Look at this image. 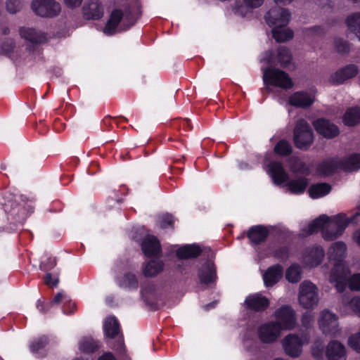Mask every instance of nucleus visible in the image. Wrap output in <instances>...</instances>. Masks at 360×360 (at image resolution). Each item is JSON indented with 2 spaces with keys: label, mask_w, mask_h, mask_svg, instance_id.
Masks as SVG:
<instances>
[{
  "label": "nucleus",
  "mask_w": 360,
  "mask_h": 360,
  "mask_svg": "<svg viewBox=\"0 0 360 360\" xmlns=\"http://www.w3.org/2000/svg\"><path fill=\"white\" fill-rule=\"evenodd\" d=\"M30 8L39 17L53 18L60 15L62 6L56 0H32Z\"/></svg>",
  "instance_id": "6"
},
{
  "label": "nucleus",
  "mask_w": 360,
  "mask_h": 360,
  "mask_svg": "<svg viewBox=\"0 0 360 360\" xmlns=\"http://www.w3.org/2000/svg\"><path fill=\"white\" fill-rule=\"evenodd\" d=\"M48 343V338L45 336H42L35 341H34L30 345V350L34 354H37L42 350Z\"/></svg>",
  "instance_id": "45"
},
{
  "label": "nucleus",
  "mask_w": 360,
  "mask_h": 360,
  "mask_svg": "<svg viewBox=\"0 0 360 360\" xmlns=\"http://www.w3.org/2000/svg\"><path fill=\"white\" fill-rule=\"evenodd\" d=\"M309 338L307 336L301 340L297 335L290 334L282 340V345L285 353L292 358L299 357L302 352V345L309 343Z\"/></svg>",
  "instance_id": "10"
},
{
  "label": "nucleus",
  "mask_w": 360,
  "mask_h": 360,
  "mask_svg": "<svg viewBox=\"0 0 360 360\" xmlns=\"http://www.w3.org/2000/svg\"><path fill=\"white\" fill-rule=\"evenodd\" d=\"M239 166L241 169H245L248 168V165L246 163H240Z\"/></svg>",
  "instance_id": "64"
},
{
  "label": "nucleus",
  "mask_w": 360,
  "mask_h": 360,
  "mask_svg": "<svg viewBox=\"0 0 360 360\" xmlns=\"http://www.w3.org/2000/svg\"><path fill=\"white\" fill-rule=\"evenodd\" d=\"M269 300L260 294H254L248 296L245 300L247 308L255 311H262L269 306Z\"/></svg>",
  "instance_id": "20"
},
{
  "label": "nucleus",
  "mask_w": 360,
  "mask_h": 360,
  "mask_svg": "<svg viewBox=\"0 0 360 360\" xmlns=\"http://www.w3.org/2000/svg\"><path fill=\"white\" fill-rule=\"evenodd\" d=\"M283 268L277 264L270 266L263 274V280L265 286L270 287L276 284L282 277Z\"/></svg>",
  "instance_id": "25"
},
{
  "label": "nucleus",
  "mask_w": 360,
  "mask_h": 360,
  "mask_svg": "<svg viewBox=\"0 0 360 360\" xmlns=\"http://www.w3.org/2000/svg\"><path fill=\"white\" fill-rule=\"evenodd\" d=\"M277 58L282 67H286L291 62L292 56L288 49L281 46L278 49Z\"/></svg>",
  "instance_id": "41"
},
{
  "label": "nucleus",
  "mask_w": 360,
  "mask_h": 360,
  "mask_svg": "<svg viewBox=\"0 0 360 360\" xmlns=\"http://www.w3.org/2000/svg\"><path fill=\"white\" fill-rule=\"evenodd\" d=\"M11 214L15 216L18 222L22 224L25 220L27 213L25 212V208H21L20 210L16 212L15 209L11 210Z\"/></svg>",
  "instance_id": "50"
},
{
  "label": "nucleus",
  "mask_w": 360,
  "mask_h": 360,
  "mask_svg": "<svg viewBox=\"0 0 360 360\" xmlns=\"http://www.w3.org/2000/svg\"><path fill=\"white\" fill-rule=\"evenodd\" d=\"M308 184V179L306 177L300 176L289 181L285 186L291 193L300 195L305 191Z\"/></svg>",
  "instance_id": "27"
},
{
  "label": "nucleus",
  "mask_w": 360,
  "mask_h": 360,
  "mask_svg": "<svg viewBox=\"0 0 360 360\" xmlns=\"http://www.w3.org/2000/svg\"><path fill=\"white\" fill-rule=\"evenodd\" d=\"M272 36L276 42L282 43L293 38V31L286 27H278L271 30Z\"/></svg>",
  "instance_id": "31"
},
{
  "label": "nucleus",
  "mask_w": 360,
  "mask_h": 360,
  "mask_svg": "<svg viewBox=\"0 0 360 360\" xmlns=\"http://www.w3.org/2000/svg\"><path fill=\"white\" fill-rule=\"evenodd\" d=\"M275 318L277 323L281 326L282 330L292 329L296 324L295 313L289 306H283L275 311Z\"/></svg>",
  "instance_id": "13"
},
{
  "label": "nucleus",
  "mask_w": 360,
  "mask_h": 360,
  "mask_svg": "<svg viewBox=\"0 0 360 360\" xmlns=\"http://www.w3.org/2000/svg\"><path fill=\"white\" fill-rule=\"evenodd\" d=\"M264 0H243L244 6H239L235 9V13L245 17L249 9H255L264 4Z\"/></svg>",
  "instance_id": "37"
},
{
  "label": "nucleus",
  "mask_w": 360,
  "mask_h": 360,
  "mask_svg": "<svg viewBox=\"0 0 360 360\" xmlns=\"http://www.w3.org/2000/svg\"><path fill=\"white\" fill-rule=\"evenodd\" d=\"M264 19L266 24L272 29L278 27H286L290 21L291 13L289 9L276 4L266 13Z\"/></svg>",
  "instance_id": "8"
},
{
  "label": "nucleus",
  "mask_w": 360,
  "mask_h": 360,
  "mask_svg": "<svg viewBox=\"0 0 360 360\" xmlns=\"http://www.w3.org/2000/svg\"><path fill=\"white\" fill-rule=\"evenodd\" d=\"M357 74V68L354 65H349L336 71L330 78L333 83L342 84L348 79L352 78Z\"/></svg>",
  "instance_id": "23"
},
{
  "label": "nucleus",
  "mask_w": 360,
  "mask_h": 360,
  "mask_svg": "<svg viewBox=\"0 0 360 360\" xmlns=\"http://www.w3.org/2000/svg\"><path fill=\"white\" fill-rule=\"evenodd\" d=\"M269 233V231L266 227L262 225H257L250 228L248 236L252 244L258 245L266 240Z\"/></svg>",
  "instance_id": "24"
},
{
  "label": "nucleus",
  "mask_w": 360,
  "mask_h": 360,
  "mask_svg": "<svg viewBox=\"0 0 360 360\" xmlns=\"http://www.w3.org/2000/svg\"><path fill=\"white\" fill-rule=\"evenodd\" d=\"M298 302L300 306L307 309L316 308L319 302V289L309 281H304L299 287Z\"/></svg>",
  "instance_id": "5"
},
{
  "label": "nucleus",
  "mask_w": 360,
  "mask_h": 360,
  "mask_svg": "<svg viewBox=\"0 0 360 360\" xmlns=\"http://www.w3.org/2000/svg\"><path fill=\"white\" fill-rule=\"evenodd\" d=\"M288 167L293 173L308 175L309 169L307 165L298 157L292 156L288 159Z\"/></svg>",
  "instance_id": "32"
},
{
  "label": "nucleus",
  "mask_w": 360,
  "mask_h": 360,
  "mask_svg": "<svg viewBox=\"0 0 360 360\" xmlns=\"http://www.w3.org/2000/svg\"><path fill=\"white\" fill-rule=\"evenodd\" d=\"M285 278L292 283L299 282L302 278L301 267L296 264H292L285 271Z\"/></svg>",
  "instance_id": "39"
},
{
  "label": "nucleus",
  "mask_w": 360,
  "mask_h": 360,
  "mask_svg": "<svg viewBox=\"0 0 360 360\" xmlns=\"http://www.w3.org/2000/svg\"><path fill=\"white\" fill-rule=\"evenodd\" d=\"M117 283L120 287L128 289H136L139 286L136 276L131 273H127L122 277L117 278Z\"/></svg>",
  "instance_id": "35"
},
{
  "label": "nucleus",
  "mask_w": 360,
  "mask_h": 360,
  "mask_svg": "<svg viewBox=\"0 0 360 360\" xmlns=\"http://www.w3.org/2000/svg\"><path fill=\"white\" fill-rule=\"evenodd\" d=\"M341 169L347 172L356 171L360 169V154H352L344 161L340 160Z\"/></svg>",
  "instance_id": "34"
},
{
  "label": "nucleus",
  "mask_w": 360,
  "mask_h": 360,
  "mask_svg": "<svg viewBox=\"0 0 360 360\" xmlns=\"http://www.w3.org/2000/svg\"><path fill=\"white\" fill-rule=\"evenodd\" d=\"M56 265V261L55 259L49 258L47 264H44L41 266V269L44 271L49 270L53 268Z\"/></svg>",
  "instance_id": "56"
},
{
  "label": "nucleus",
  "mask_w": 360,
  "mask_h": 360,
  "mask_svg": "<svg viewBox=\"0 0 360 360\" xmlns=\"http://www.w3.org/2000/svg\"><path fill=\"white\" fill-rule=\"evenodd\" d=\"M274 151L278 155L285 156L291 153L292 146L288 141L281 140L275 146Z\"/></svg>",
  "instance_id": "43"
},
{
  "label": "nucleus",
  "mask_w": 360,
  "mask_h": 360,
  "mask_svg": "<svg viewBox=\"0 0 360 360\" xmlns=\"http://www.w3.org/2000/svg\"><path fill=\"white\" fill-rule=\"evenodd\" d=\"M20 34L22 38L34 44L42 43L47 39L46 33L31 27H21Z\"/></svg>",
  "instance_id": "22"
},
{
  "label": "nucleus",
  "mask_w": 360,
  "mask_h": 360,
  "mask_svg": "<svg viewBox=\"0 0 360 360\" xmlns=\"http://www.w3.org/2000/svg\"><path fill=\"white\" fill-rule=\"evenodd\" d=\"M342 304L344 306L349 307L360 317V297L350 298L349 297L344 296L342 297Z\"/></svg>",
  "instance_id": "42"
},
{
  "label": "nucleus",
  "mask_w": 360,
  "mask_h": 360,
  "mask_svg": "<svg viewBox=\"0 0 360 360\" xmlns=\"http://www.w3.org/2000/svg\"><path fill=\"white\" fill-rule=\"evenodd\" d=\"M328 217L326 215H321L319 217L314 219L311 224H309L307 230H302V236H307L313 234L322 229L323 231L325 230L326 224H328Z\"/></svg>",
  "instance_id": "28"
},
{
  "label": "nucleus",
  "mask_w": 360,
  "mask_h": 360,
  "mask_svg": "<svg viewBox=\"0 0 360 360\" xmlns=\"http://www.w3.org/2000/svg\"><path fill=\"white\" fill-rule=\"evenodd\" d=\"M98 347V343L91 338H84L79 343V349L86 353L94 352Z\"/></svg>",
  "instance_id": "44"
},
{
  "label": "nucleus",
  "mask_w": 360,
  "mask_h": 360,
  "mask_svg": "<svg viewBox=\"0 0 360 360\" xmlns=\"http://www.w3.org/2000/svg\"><path fill=\"white\" fill-rule=\"evenodd\" d=\"M271 55L272 53L271 52L266 53V57L264 59L266 61L268 64L271 63Z\"/></svg>",
  "instance_id": "63"
},
{
  "label": "nucleus",
  "mask_w": 360,
  "mask_h": 360,
  "mask_svg": "<svg viewBox=\"0 0 360 360\" xmlns=\"http://www.w3.org/2000/svg\"><path fill=\"white\" fill-rule=\"evenodd\" d=\"M202 250L195 244L185 245L176 250V256L181 259H188L197 257Z\"/></svg>",
  "instance_id": "26"
},
{
  "label": "nucleus",
  "mask_w": 360,
  "mask_h": 360,
  "mask_svg": "<svg viewBox=\"0 0 360 360\" xmlns=\"http://www.w3.org/2000/svg\"><path fill=\"white\" fill-rule=\"evenodd\" d=\"M335 46L336 50L341 53H347L349 49L348 44L345 41L340 39L335 40Z\"/></svg>",
  "instance_id": "49"
},
{
  "label": "nucleus",
  "mask_w": 360,
  "mask_h": 360,
  "mask_svg": "<svg viewBox=\"0 0 360 360\" xmlns=\"http://www.w3.org/2000/svg\"><path fill=\"white\" fill-rule=\"evenodd\" d=\"M276 255L281 259H285L288 256V251L285 248H281L276 251Z\"/></svg>",
  "instance_id": "58"
},
{
  "label": "nucleus",
  "mask_w": 360,
  "mask_h": 360,
  "mask_svg": "<svg viewBox=\"0 0 360 360\" xmlns=\"http://www.w3.org/2000/svg\"><path fill=\"white\" fill-rule=\"evenodd\" d=\"M346 250L345 243L338 241L333 243L328 252L330 262H333V265L329 281L335 284L337 290L340 292H343L347 286V275L342 263L345 257Z\"/></svg>",
  "instance_id": "1"
},
{
  "label": "nucleus",
  "mask_w": 360,
  "mask_h": 360,
  "mask_svg": "<svg viewBox=\"0 0 360 360\" xmlns=\"http://www.w3.org/2000/svg\"><path fill=\"white\" fill-rule=\"evenodd\" d=\"M295 146L301 150H307L314 141L313 131L306 120L301 119L295 124L293 131Z\"/></svg>",
  "instance_id": "7"
},
{
  "label": "nucleus",
  "mask_w": 360,
  "mask_h": 360,
  "mask_svg": "<svg viewBox=\"0 0 360 360\" xmlns=\"http://www.w3.org/2000/svg\"><path fill=\"white\" fill-rule=\"evenodd\" d=\"M345 22L349 31L354 34L360 41V12L349 15Z\"/></svg>",
  "instance_id": "33"
},
{
  "label": "nucleus",
  "mask_w": 360,
  "mask_h": 360,
  "mask_svg": "<svg viewBox=\"0 0 360 360\" xmlns=\"http://www.w3.org/2000/svg\"><path fill=\"white\" fill-rule=\"evenodd\" d=\"M313 124L317 132L326 138L332 139L339 134L338 127L328 120L319 119Z\"/></svg>",
  "instance_id": "16"
},
{
  "label": "nucleus",
  "mask_w": 360,
  "mask_h": 360,
  "mask_svg": "<svg viewBox=\"0 0 360 360\" xmlns=\"http://www.w3.org/2000/svg\"><path fill=\"white\" fill-rule=\"evenodd\" d=\"M352 239L360 247V228L354 232Z\"/></svg>",
  "instance_id": "57"
},
{
  "label": "nucleus",
  "mask_w": 360,
  "mask_h": 360,
  "mask_svg": "<svg viewBox=\"0 0 360 360\" xmlns=\"http://www.w3.org/2000/svg\"><path fill=\"white\" fill-rule=\"evenodd\" d=\"M314 323V317L313 315L309 313H305L302 318V323L306 328H310Z\"/></svg>",
  "instance_id": "52"
},
{
  "label": "nucleus",
  "mask_w": 360,
  "mask_h": 360,
  "mask_svg": "<svg viewBox=\"0 0 360 360\" xmlns=\"http://www.w3.org/2000/svg\"><path fill=\"white\" fill-rule=\"evenodd\" d=\"M45 283L51 287H56L58 283V278H53L52 275L50 273H47L45 276Z\"/></svg>",
  "instance_id": "55"
},
{
  "label": "nucleus",
  "mask_w": 360,
  "mask_h": 360,
  "mask_svg": "<svg viewBox=\"0 0 360 360\" xmlns=\"http://www.w3.org/2000/svg\"><path fill=\"white\" fill-rule=\"evenodd\" d=\"M325 255L323 249L321 247H313L306 252L303 258L304 263L309 267L318 266L322 262Z\"/></svg>",
  "instance_id": "19"
},
{
  "label": "nucleus",
  "mask_w": 360,
  "mask_h": 360,
  "mask_svg": "<svg viewBox=\"0 0 360 360\" xmlns=\"http://www.w3.org/2000/svg\"><path fill=\"white\" fill-rule=\"evenodd\" d=\"M63 297V294L61 292L57 293L55 295V297L53 299V300L51 301V302L49 304V306H50V305H51L53 304H58V303H59L62 300Z\"/></svg>",
  "instance_id": "59"
},
{
  "label": "nucleus",
  "mask_w": 360,
  "mask_h": 360,
  "mask_svg": "<svg viewBox=\"0 0 360 360\" xmlns=\"http://www.w3.org/2000/svg\"><path fill=\"white\" fill-rule=\"evenodd\" d=\"M173 224V217L172 215L165 214L162 216V219L160 222V226L162 229H165Z\"/></svg>",
  "instance_id": "54"
},
{
  "label": "nucleus",
  "mask_w": 360,
  "mask_h": 360,
  "mask_svg": "<svg viewBox=\"0 0 360 360\" xmlns=\"http://www.w3.org/2000/svg\"><path fill=\"white\" fill-rule=\"evenodd\" d=\"M6 8L8 13L15 14L21 10L22 4L20 0H6Z\"/></svg>",
  "instance_id": "47"
},
{
  "label": "nucleus",
  "mask_w": 360,
  "mask_h": 360,
  "mask_svg": "<svg viewBox=\"0 0 360 360\" xmlns=\"http://www.w3.org/2000/svg\"><path fill=\"white\" fill-rule=\"evenodd\" d=\"M318 323L321 331L326 335L336 337L340 333L338 316L327 309L321 312Z\"/></svg>",
  "instance_id": "9"
},
{
  "label": "nucleus",
  "mask_w": 360,
  "mask_h": 360,
  "mask_svg": "<svg viewBox=\"0 0 360 360\" xmlns=\"http://www.w3.org/2000/svg\"><path fill=\"white\" fill-rule=\"evenodd\" d=\"M326 355L328 360H346V348L340 342L332 340L326 346Z\"/></svg>",
  "instance_id": "15"
},
{
  "label": "nucleus",
  "mask_w": 360,
  "mask_h": 360,
  "mask_svg": "<svg viewBox=\"0 0 360 360\" xmlns=\"http://www.w3.org/2000/svg\"><path fill=\"white\" fill-rule=\"evenodd\" d=\"M65 6L70 9L79 8L84 0H63Z\"/></svg>",
  "instance_id": "53"
},
{
  "label": "nucleus",
  "mask_w": 360,
  "mask_h": 360,
  "mask_svg": "<svg viewBox=\"0 0 360 360\" xmlns=\"http://www.w3.org/2000/svg\"><path fill=\"white\" fill-rule=\"evenodd\" d=\"M103 328L105 335L110 338H115L120 333V325L115 317L106 318Z\"/></svg>",
  "instance_id": "36"
},
{
  "label": "nucleus",
  "mask_w": 360,
  "mask_h": 360,
  "mask_svg": "<svg viewBox=\"0 0 360 360\" xmlns=\"http://www.w3.org/2000/svg\"><path fill=\"white\" fill-rule=\"evenodd\" d=\"M198 276L202 283L208 284L214 281L217 273L214 262L211 260L205 262L199 269Z\"/></svg>",
  "instance_id": "18"
},
{
  "label": "nucleus",
  "mask_w": 360,
  "mask_h": 360,
  "mask_svg": "<svg viewBox=\"0 0 360 360\" xmlns=\"http://www.w3.org/2000/svg\"><path fill=\"white\" fill-rule=\"evenodd\" d=\"M267 172L276 184H282L288 179V174L285 171L283 165L279 162H270L268 165Z\"/></svg>",
  "instance_id": "21"
},
{
  "label": "nucleus",
  "mask_w": 360,
  "mask_h": 360,
  "mask_svg": "<svg viewBox=\"0 0 360 360\" xmlns=\"http://www.w3.org/2000/svg\"><path fill=\"white\" fill-rule=\"evenodd\" d=\"M263 82L267 91H270V86L288 89L293 86V82L289 75L278 68H262Z\"/></svg>",
  "instance_id": "4"
},
{
  "label": "nucleus",
  "mask_w": 360,
  "mask_h": 360,
  "mask_svg": "<svg viewBox=\"0 0 360 360\" xmlns=\"http://www.w3.org/2000/svg\"><path fill=\"white\" fill-rule=\"evenodd\" d=\"M133 12L131 8L126 9L124 13L120 9L113 10L103 29V33L111 36L119 31L128 30L134 25L138 18Z\"/></svg>",
  "instance_id": "2"
},
{
  "label": "nucleus",
  "mask_w": 360,
  "mask_h": 360,
  "mask_svg": "<svg viewBox=\"0 0 360 360\" xmlns=\"http://www.w3.org/2000/svg\"><path fill=\"white\" fill-rule=\"evenodd\" d=\"M331 191V186L327 183H318L311 185L308 190L309 196L313 199L322 198Z\"/></svg>",
  "instance_id": "29"
},
{
  "label": "nucleus",
  "mask_w": 360,
  "mask_h": 360,
  "mask_svg": "<svg viewBox=\"0 0 360 360\" xmlns=\"http://www.w3.org/2000/svg\"><path fill=\"white\" fill-rule=\"evenodd\" d=\"M163 263L159 260H151L147 263L143 269V274L146 276H154L162 271Z\"/></svg>",
  "instance_id": "40"
},
{
  "label": "nucleus",
  "mask_w": 360,
  "mask_h": 360,
  "mask_svg": "<svg viewBox=\"0 0 360 360\" xmlns=\"http://www.w3.org/2000/svg\"><path fill=\"white\" fill-rule=\"evenodd\" d=\"M323 342L321 340H316V342H314L313 345L311 346L312 356L318 360L321 359L323 356Z\"/></svg>",
  "instance_id": "46"
},
{
  "label": "nucleus",
  "mask_w": 360,
  "mask_h": 360,
  "mask_svg": "<svg viewBox=\"0 0 360 360\" xmlns=\"http://www.w3.org/2000/svg\"><path fill=\"white\" fill-rule=\"evenodd\" d=\"M82 14L86 20H98L104 14V9L98 0H86L82 6Z\"/></svg>",
  "instance_id": "14"
},
{
  "label": "nucleus",
  "mask_w": 360,
  "mask_h": 360,
  "mask_svg": "<svg viewBox=\"0 0 360 360\" xmlns=\"http://www.w3.org/2000/svg\"><path fill=\"white\" fill-rule=\"evenodd\" d=\"M349 285L352 290H360V274H354L349 278Z\"/></svg>",
  "instance_id": "48"
},
{
  "label": "nucleus",
  "mask_w": 360,
  "mask_h": 360,
  "mask_svg": "<svg viewBox=\"0 0 360 360\" xmlns=\"http://www.w3.org/2000/svg\"><path fill=\"white\" fill-rule=\"evenodd\" d=\"M37 307L41 312H46V307L40 301H38Z\"/></svg>",
  "instance_id": "62"
},
{
  "label": "nucleus",
  "mask_w": 360,
  "mask_h": 360,
  "mask_svg": "<svg viewBox=\"0 0 360 360\" xmlns=\"http://www.w3.org/2000/svg\"><path fill=\"white\" fill-rule=\"evenodd\" d=\"M294 0H274L276 4L288 5Z\"/></svg>",
  "instance_id": "61"
},
{
  "label": "nucleus",
  "mask_w": 360,
  "mask_h": 360,
  "mask_svg": "<svg viewBox=\"0 0 360 360\" xmlns=\"http://www.w3.org/2000/svg\"><path fill=\"white\" fill-rule=\"evenodd\" d=\"M360 122V109L357 107L349 108L344 116V122L347 126H354Z\"/></svg>",
  "instance_id": "38"
},
{
  "label": "nucleus",
  "mask_w": 360,
  "mask_h": 360,
  "mask_svg": "<svg viewBox=\"0 0 360 360\" xmlns=\"http://www.w3.org/2000/svg\"><path fill=\"white\" fill-rule=\"evenodd\" d=\"M98 360H115L113 355L110 353H107L101 356Z\"/></svg>",
  "instance_id": "60"
},
{
  "label": "nucleus",
  "mask_w": 360,
  "mask_h": 360,
  "mask_svg": "<svg viewBox=\"0 0 360 360\" xmlns=\"http://www.w3.org/2000/svg\"><path fill=\"white\" fill-rule=\"evenodd\" d=\"M141 249L143 253L148 257H156L161 252V246L158 238L153 236L148 235L141 243Z\"/></svg>",
  "instance_id": "17"
},
{
  "label": "nucleus",
  "mask_w": 360,
  "mask_h": 360,
  "mask_svg": "<svg viewBox=\"0 0 360 360\" xmlns=\"http://www.w3.org/2000/svg\"><path fill=\"white\" fill-rule=\"evenodd\" d=\"M281 326L274 321L264 323L257 329L259 339L266 344L276 342L281 335Z\"/></svg>",
  "instance_id": "11"
},
{
  "label": "nucleus",
  "mask_w": 360,
  "mask_h": 360,
  "mask_svg": "<svg viewBox=\"0 0 360 360\" xmlns=\"http://www.w3.org/2000/svg\"><path fill=\"white\" fill-rule=\"evenodd\" d=\"M325 33V29L321 26H314L307 30L306 35H321Z\"/></svg>",
  "instance_id": "51"
},
{
  "label": "nucleus",
  "mask_w": 360,
  "mask_h": 360,
  "mask_svg": "<svg viewBox=\"0 0 360 360\" xmlns=\"http://www.w3.org/2000/svg\"><path fill=\"white\" fill-rule=\"evenodd\" d=\"M354 214L347 217L345 213H340L328 217L325 230L322 231L326 240H333L342 236L350 223H356V218L360 216V207Z\"/></svg>",
  "instance_id": "3"
},
{
  "label": "nucleus",
  "mask_w": 360,
  "mask_h": 360,
  "mask_svg": "<svg viewBox=\"0 0 360 360\" xmlns=\"http://www.w3.org/2000/svg\"><path fill=\"white\" fill-rule=\"evenodd\" d=\"M316 92L314 90L300 91L292 94L288 99L289 103L295 107L307 108L315 101Z\"/></svg>",
  "instance_id": "12"
},
{
  "label": "nucleus",
  "mask_w": 360,
  "mask_h": 360,
  "mask_svg": "<svg viewBox=\"0 0 360 360\" xmlns=\"http://www.w3.org/2000/svg\"><path fill=\"white\" fill-rule=\"evenodd\" d=\"M338 169H341L340 160L338 158L326 160L318 166V171L323 175L330 174Z\"/></svg>",
  "instance_id": "30"
}]
</instances>
